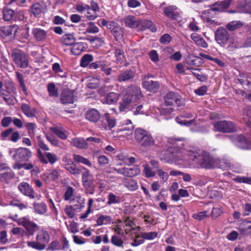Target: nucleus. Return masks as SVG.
<instances>
[{
    "label": "nucleus",
    "mask_w": 251,
    "mask_h": 251,
    "mask_svg": "<svg viewBox=\"0 0 251 251\" xmlns=\"http://www.w3.org/2000/svg\"><path fill=\"white\" fill-rule=\"evenodd\" d=\"M142 97L143 95L140 87L135 85L129 87L124 96L122 101L120 103V111L125 112L127 110H132L137 105L136 101Z\"/></svg>",
    "instance_id": "obj_1"
},
{
    "label": "nucleus",
    "mask_w": 251,
    "mask_h": 251,
    "mask_svg": "<svg viewBox=\"0 0 251 251\" xmlns=\"http://www.w3.org/2000/svg\"><path fill=\"white\" fill-rule=\"evenodd\" d=\"M134 133L136 141L140 144L142 147L150 148L155 145V141L149 132L142 128H137Z\"/></svg>",
    "instance_id": "obj_2"
},
{
    "label": "nucleus",
    "mask_w": 251,
    "mask_h": 251,
    "mask_svg": "<svg viewBox=\"0 0 251 251\" xmlns=\"http://www.w3.org/2000/svg\"><path fill=\"white\" fill-rule=\"evenodd\" d=\"M17 214L10 213L9 218L16 221L19 225L23 226L26 229L28 235H33L35 230L38 228V226L34 223L30 221L26 217L18 218Z\"/></svg>",
    "instance_id": "obj_3"
},
{
    "label": "nucleus",
    "mask_w": 251,
    "mask_h": 251,
    "mask_svg": "<svg viewBox=\"0 0 251 251\" xmlns=\"http://www.w3.org/2000/svg\"><path fill=\"white\" fill-rule=\"evenodd\" d=\"M11 56L13 62L18 67L25 69L28 66L29 59L24 51L19 49L14 50Z\"/></svg>",
    "instance_id": "obj_4"
},
{
    "label": "nucleus",
    "mask_w": 251,
    "mask_h": 251,
    "mask_svg": "<svg viewBox=\"0 0 251 251\" xmlns=\"http://www.w3.org/2000/svg\"><path fill=\"white\" fill-rule=\"evenodd\" d=\"M84 171L82 173V183L83 187L87 194L93 195L95 192V184L94 183V178L90 174L89 171L86 168L83 167Z\"/></svg>",
    "instance_id": "obj_5"
},
{
    "label": "nucleus",
    "mask_w": 251,
    "mask_h": 251,
    "mask_svg": "<svg viewBox=\"0 0 251 251\" xmlns=\"http://www.w3.org/2000/svg\"><path fill=\"white\" fill-rule=\"evenodd\" d=\"M184 156L180 151H176L175 148H169L162 154L161 159L168 163L176 162L185 159Z\"/></svg>",
    "instance_id": "obj_6"
},
{
    "label": "nucleus",
    "mask_w": 251,
    "mask_h": 251,
    "mask_svg": "<svg viewBox=\"0 0 251 251\" xmlns=\"http://www.w3.org/2000/svg\"><path fill=\"white\" fill-rule=\"evenodd\" d=\"M215 130L222 132H233L236 131V126L234 123L227 121H221L213 125Z\"/></svg>",
    "instance_id": "obj_7"
},
{
    "label": "nucleus",
    "mask_w": 251,
    "mask_h": 251,
    "mask_svg": "<svg viewBox=\"0 0 251 251\" xmlns=\"http://www.w3.org/2000/svg\"><path fill=\"white\" fill-rule=\"evenodd\" d=\"M32 156V152L26 148H19L16 149V152L12 155V158L16 161H27Z\"/></svg>",
    "instance_id": "obj_8"
},
{
    "label": "nucleus",
    "mask_w": 251,
    "mask_h": 251,
    "mask_svg": "<svg viewBox=\"0 0 251 251\" xmlns=\"http://www.w3.org/2000/svg\"><path fill=\"white\" fill-rule=\"evenodd\" d=\"M164 100V106H173L174 104H176L178 107H179L183 104L179 95L173 92L168 93L166 95Z\"/></svg>",
    "instance_id": "obj_9"
},
{
    "label": "nucleus",
    "mask_w": 251,
    "mask_h": 251,
    "mask_svg": "<svg viewBox=\"0 0 251 251\" xmlns=\"http://www.w3.org/2000/svg\"><path fill=\"white\" fill-rule=\"evenodd\" d=\"M229 35L226 29L223 27H219L215 33V38L221 46L226 45L229 40Z\"/></svg>",
    "instance_id": "obj_10"
},
{
    "label": "nucleus",
    "mask_w": 251,
    "mask_h": 251,
    "mask_svg": "<svg viewBox=\"0 0 251 251\" xmlns=\"http://www.w3.org/2000/svg\"><path fill=\"white\" fill-rule=\"evenodd\" d=\"M151 77H153V75L149 74L145 75L143 78L142 85L146 90L155 92L159 89V84L156 81L150 80Z\"/></svg>",
    "instance_id": "obj_11"
},
{
    "label": "nucleus",
    "mask_w": 251,
    "mask_h": 251,
    "mask_svg": "<svg viewBox=\"0 0 251 251\" xmlns=\"http://www.w3.org/2000/svg\"><path fill=\"white\" fill-rule=\"evenodd\" d=\"M18 189L24 195L29 197L30 199L35 198L36 193L32 187L26 182H22L19 184Z\"/></svg>",
    "instance_id": "obj_12"
},
{
    "label": "nucleus",
    "mask_w": 251,
    "mask_h": 251,
    "mask_svg": "<svg viewBox=\"0 0 251 251\" xmlns=\"http://www.w3.org/2000/svg\"><path fill=\"white\" fill-rule=\"evenodd\" d=\"M217 4V3H215L213 5L210 6L209 9L204 10L203 12L201 18L205 22L210 24H213L215 22V20L212 19L214 18L216 14L215 12L220 11L219 8L213 7V6Z\"/></svg>",
    "instance_id": "obj_13"
},
{
    "label": "nucleus",
    "mask_w": 251,
    "mask_h": 251,
    "mask_svg": "<svg viewBox=\"0 0 251 251\" xmlns=\"http://www.w3.org/2000/svg\"><path fill=\"white\" fill-rule=\"evenodd\" d=\"M74 91L65 89L61 93L60 101L64 105L73 103L74 102Z\"/></svg>",
    "instance_id": "obj_14"
},
{
    "label": "nucleus",
    "mask_w": 251,
    "mask_h": 251,
    "mask_svg": "<svg viewBox=\"0 0 251 251\" xmlns=\"http://www.w3.org/2000/svg\"><path fill=\"white\" fill-rule=\"evenodd\" d=\"M87 120L92 123H96L99 121L101 117L100 112L95 108L88 109L85 114Z\"/></svg>",
    "instance_id": "obj_15"
},
{
    "label": "nucleus",
    "mask_w": 251,
    "mask_h": 251,
    "mask_svg": "<svg viewBox=\"0 0 251 251\" xmlns=\"http://www.w3.org/2000/svg\"><path fill=\"white\" fill-rule=\"evenodd\" d=\"M176 7L174 5H170L164 9V13L166 16L175 20H178L180 18L179 13L176 10Z\"/></svg>",
    "instance_id": "obj_16"
},
{
    "label": "nucleus",
    "mask_w": 251,
    "mask_h": 251,
    "mask_svg": "<svg viewBox=\"0 0 251 251\" xmlns=\"http://www.w3.org/2000/svg\"><path fill=\"white\" fill-rule=\"evenodd\" d=\"M109 30L114 35L116 41L122 40L124 34L122 28L118 25L114 23L113 25H109Z\"/></svg>",
    "instance_id": "obj_17"
},
{
    "label": "nucleus",
    "mask_w": 251,
    "mask_h": 251,
    "mask_svg": "<svg viewBox=\"0 0 251 251\" xmlns=\"http://www.w3.org/2000/svg\"><path fill=\"white\" fill-rule=\"evenodd\" d=\"M135 76V72L132 70L127 69L122 72L118 76L119 82L126 81L132 79Z\"/></svg>",
    "instance_id": "obj_18"
},
{
    "label": "nucleus",
    "mask_w": 251,
    "mask_h": 251,
    "mask_svg": "<svg viewBox=\"0 0 251 251\" xmlns=\"http://www.w3.org/2000/svg\"><path fill=\"white\" fill-rule=\"evenodd\" d=\"M103 118H105L107 125L101 123V127L104 129H111L114 127L116 124V120L115 118L110 116L108 113H105L103 115Z\"/></svg>",
    "instance_id": "obj_19"
},
{
    "label": "nucleus",
    "mask_w": 251,
    "mask_h": 251,
    "mask_svg": "<svg viewBox=\"0 0 251 251\" xmlns=\"http://www.w3.org/2000/svg\"><path fill=\"white\" fill-rule=\"evenodd\" d=\"M72 46L71 51L72 53L75 55L80 54L87 48L86 44L83 42H75Z\"/></svg>",
    "instance_id": "obj_20"
},
{
    "label": "nucleus",
    "mask_w": 251,
    "mask_h": 251,
    "mask_svg": "<svg viewBox=\"0 0 251 251\" xmlns=\"http://www.w3.org/2000/svg\"><path fill=\"white\" fill-rule=\"evenodd\" d=\"M200 164L201 167L210 169L214 166V161L212 157L208 155L201 157L200 160Z\"/></svg>",
    "instance_id": "obj_21"
},
{
    "label": "nucleus",
    "mask_w": 251,
    "mask_h": 251,
    "mask_svg": "<svg viewBox=\"0 0 251 251\" xmlns=\"http://www.w3.org/2000/svg\"><path fill=\"white\" fill-rule=\"evenodd\" d=\"M33 207L34 212L40 215H45L48 211V207L44 202H34Z\"/></svg>",
    "instance_id": "obj_22"
},
{
    "label": "nucleus",
    "mask_w": 251,
    "mask_h": 251,
    "mask_svg": "<svg viewBox=\"0 0 251 251\" xmlns=\"http://www.w3.org/2000/svg\"><path fill=\"white\" fill-rule=\"evenodd\" d=\"M60 41L65 46H72L76 42V38L74 34H66L62 36Z\"/></svg>",
    "instance_id": "obj_23"
},
{
    "label": "nucleus",
    "mask_w": 251,
    "mask_h": 251,
    "mask_svg": "<svg viewBox=\"0 0 251 251\" xmlns=\"http://www.w3.org/2000/svg\"><path fill=\"white\" fill-rule=\"evenodd\" d=\"M138 25L137 27V29L141 30H143L147 28H151V30L152 32H155L156 31V29L154 27H152V23L150 20H140L138 21Z\"/></svg>",
    "instance_id": "obj_24"
},
{
    "label": "nucleus",
    "mask_w": 251,
    "mask_h": 251,
    "mask_svg": "<svg viewBox=\"0 0 251 251\" xmlns=\"http://www.w3.org/2000/svg\"><path fill=\"white\" fill-rule=\"evenodd\" d=\"M3 18L5 21H14L16 20V15L14 10L5 8L3 10Z\"/></svg>",
    "instance_id": "obj_25"
},
{
    "label": "nucleus",
    "mask_w": 251,
    "mask_h": 251,
    "mask_svg": "<svg viewBox=\"0 0 251 251\" xmlns=\"http://www.w3.org/2000/svg\"><path fill=\"white\" fill-rule=\"evenodd\" d=\"M32 32L38 41H43L46 38L47 33L42 29L35 28L33 29Z\"/></svg>",
    "instance_id": "obj_26"
},
{
    "label": "nucleus",
    "mask_w": 251,
    "mask_h": 251,
    "mask_svg": "<svg viewBox=\"0 0 251 251\" xmlns=\"http://www.w3.org/2000/svg\"><path fill=\"white\" fill-rule=\"evenodd\" d=\"M21 108L23 113L27 117L32 118L35 116V109L31 107L28 104L22 103Z\"/></svg>",
    "instance_id": "obj_27"
},
{
    "label": "nucleus",
    "mask_w": 251,
    "mask_h": 251,
    "mask_svg": "<svg viewBox=\"0 0 251 251\" xmlns=\"http://www.w3.org/2000/svg\"><path fill=\"white\" fill-rule=\"evenodd\" d=\"M71 144L78 149H86L88 146V143L84 139L81 138H73Z\"/></svg>",
    "instance_id": "obj_28"
},
{
    "label": "nucleus",
    "mask_w": 251,
    "mask_h": 251,
    "mask_svg": "<svg viewBox=\"0 0 251 251\" xmlns=\"http://www.w3.org/2000/svg\"><path fill=\"white\" fill-rule=\"evenodd\" d=\"M44 7L42 4L36 2L33 4L30 8V12L34 15L35 17L39 16L43 12Z\"/></svg>",
    "instance_id": "obj_29"
},
{
    "label": "nucleus",
    "mask_w": 251,
    "mask_h": 251,
    "mask_svg": "<svg viewBox=\"0 0 251 251\" xmlns=\"http://www.w3.org/2000/svg\"><path fill=\"white\" fill-rule=\"evenodd\" d=\"M241 233L244 235H249L251 234V222L247 221L241 223L239 226Z\"/></svg>",
    "instance_id": "obj_30"
},
{
    "label": "nucleus",
    "mask_w": 251,
    "mask_h": 251,
    "mask_svg": "<svg viewBox=\"0 0 251 251\" xmlns=\"http://www.w3.org/2000/svg\"><path fill=\"white\" fill-rule=\"evenodd\" d=\"M141 170L138 166H133L131 168H126V176L134 177L140 174Z\"/></svg>",
    "instance_id": "obj_31"
},
{
    "label": "nucleus",
    "mask_w": 251,
    "mask_h": 251,
    "mask_svg": "<svg viewBox=\"0 0 251 251\" xmlns=\"http://www.w3.org/2000/svg\"><path fill=\"white\" fill-rule=\"evenodd\" d=\"M191 38L198 46L202 48H206L207 47V43L197 33H194L192 34Z\"/></svg>",
    "instance_id": "obj_32"
},
{
    "label": "nucleus",
    "mask_w": 251,
    "mask_h": 251,
    "mask_svg": "<svg viewBox=\"0 0 251 251\" xmlns=\"http://www.w3.org/2000/svg\"><path fill=\"white\" fill-rule=\"evenodd\" d=\"M124 21L126 25L130 28H137L138 21H136L133 16H127L125 18Z\"/></svg>",
    "instance_id": "obj_33"
},
{
    "label": "nucleus",
    "mask_w": 251,
    "mask_h": 251,
    "mask_svg": "<svg viewBox=\"0 0 251 251\" xmlns=\"http://www.w3.org/2000/svg\"><path fill=\"white\" fill-rule=\"evenodd\" d=\"M119 95L114 92H110L107 94L106 97V103L108 104H112L116 103L119 100Z\"/></svg>",
    "instance_id": "obj_34"
},
{
    "label": "nucleus",
    "mask_w": 251,
    "mask_h": 251,
    "mask_svg": "<svg viewBox=\"0 0 251 251\" xmlns=\"http://www.w3.org/2000/svg\"><path fill=\"white\" fill-rule=\"evenodd\" d=\"M124 185L130 191H135L138 188L137 182L132 179H126L124 181Z\"/></svg>",
    "instance_id": "obj_35"
},
{
    "label": "nucleus",
    "mask_w": 251,
    "mask_h": 251,
    "mask_svg": "<svg viewBox=\"0 0 251 251\" xmlns=\"http://www.w3.org/2000/svg\"><path fill=\"white\" fill-rule=\"evenodd\" d=\"M238 81L244 86H249L251 84V78L246 74H241L238 78Z\"/></svg>",
    "instance_id": "obj_36"
},
{
    "label": "nucleus",
    "mask_w": 251,
    "mask_h": 251,
    "mask_svg": "<svg viewBox=\"0 0 251 251\" xmlns=\"http://www.w3.org/2000/svg\"><path fill=\"white\" fill-rule=\"evenodd\" d=\"M243 24L240 21H234L228 23L226 25V28L230 31H234L238 28L243 26Z\"/></svg>",
    "instance_id": "obj_37"
},
{
    "label": "nucleus",
    "mask_w": 251,
    "mask_h": 251,
    "mask_svg": "<svg viewBox=\"0 0 251 251\" xmlns=\"http://www.w3.org/2000/svg\"><path fill=\"white\" fill-rule=\"evenodd\" d=\"M187 69L190 70L192 73L193 75L200 81H204L206 79V77L202 75V74H200L198 72H200L201 69L199 68H187Z\"/></svg>",
    "instance_id": "obj_38"
},
{
    "label": "nucleus",
    "mask_w": 251,
    "mask_h": 251,
    "mask_svg": "<svg viewBox=\"0 0 251 251\" xmlns=\"http://www.w3.org/2000/svg\"><path fill=\"white\" fill-rule=\"evenodd\" d=\"M73 159L75 160V161L77 163H82L89 167H91L92 166L91 162L87 158H85L80 155H73Z\"/></svg>",
    "instance_id": "obj_39"
},
{
    "label": "nucleus",
    "mask_w": 251,
    "mask_h": 251,
    "mask_svg": "<svg viewBox=\"0 0 251 251\" xmlns=\"http://www.w3.org/2000/svg\"><path fill=\"white\" fill-rule=\"evenodd\" d=\"M71 202L76 207V208H81L84 206L85 199L80 196H77L72 200Z\"/></svg>",
    "instance_id": "obj_40"
},
{
    "label": "nucleus",
    "mask_w": 251,
    "mask_h": 251,
    "mask_svg": "<svg viewBox=\"0 0 251 251\" xmlns=\"http://www.w3.org/2000/svg\"><path fill=\"white\" fill-rule=\"evenodd\" d=\"M37 241L44 243H48L50 241V235L46 231H41L36 237Z\"/></svg>",
    "instance_id": "obj_41"
},
{
    "label": "nucleus",
    "mask_w": 251,
    "mask_h": 251,
    "mask_svg": "<svg viewBox=\"0 0 251 251\" xmlns=\"http://www.w3.org/2000/svg\"><path fill=\"white\" fill-rule=\"evenodd\" d=\"M27 245L28 247L38 251H42L46 248V245L45 244L36 241H28L27 242Z\"/></svg>",
    "instance_id": "obj_42"
},
{
    "label": "nucleus",
    "mask_w": 251,
    "mask_h": 251,
    "mask_svg": "<svg viewBox=\"0 0 251 251\" xmlns=\"http://www.w3.org/2000/svg\"><path fill=\"white\" fill-rule=\"evenodd\" d=\"M236 141H238L240 144L239 146L240 148L244 149H249L248 144L247 143V141L246 139L245 138L244 136L240 134L237 135L235 137Z\"/></svg>",
    "instance_id": "obj_43"
},
{
    "label": "nucleus",
    "mask_w": 251,
    "mask_h": 251,
    "mask_svg": "<svg viewBox=\"0 0 251 251\" xmlns=\"http://www.w3.org/2000/svg\"><path fill=\"white\" fill-rule=\"evenodd\" d=\"M48 91L49 96L51 97H57L58 96V88L54 83H50L48 86Z\"/></svg>",
    "instance_id": "obj_44"
},
{
    "label": "nucleus",
    "mask_w": 251,
    "mask_h": 251,
    "mask_svg": "<svg viewBox=\"0 0 251 251\" xmlns=\"http://www.w3.org/2000/svg\"><path fill=\"white\" fill-rule=\"evenodd\" d=\"M93 60V56L91 54H86L83 56L80 60V66L82 67H87L90 62Z\"/></svg>",
    "instance_id": "obj_45"
},
{
    "label": "nucleus",
    "mask_w": 251,
    "mask_h": 251,
    "mask_svg": "<svg viewBox=\"0 0 251 251\" xmlns=\"http://www.w3.org/2000/svg\"><path fill=\"white\" fill-rule=\"evenodd\" d=\"M65 169L71 174L74 175H79L81 173V170L76 166L75 165H66Z\"/></svg>",
    "instance_id": "obj_46"
},
{
    "label": "nucleus",
    "mask_w": 251,
    "mask_h": 251,
    "mask_svg": "<svg viewBox=\"0 0 251 251\" xmlns=\"http://www.w3.org/2000/svg\"><path fill=\"white\" fill-rule=\"evenodd\" d=\"M108 201L107 204L111 205L112 204L118 203L120 202V198L112 193H110L107 196Z\"/></svg>",
    "instance_id": "obj_47"
},
{
    "label": "nucleus",
    "mask_w": 251,
    "mask_h": 251,
    "mask_svg": "<svg viewBox=\"0 0 251 251\" xmlns=\"http://www.w3.org/2000/svg\"><path fill=\"white\" fill-rule=\"evenodd\" d=\"M111 218L108 215H102L99 217L97 220V224L98 226H102L104 224L110 223L111 222Z\"/></svg>",
    "instance_id": "obj_48"
},
{
    "label": "nucleus",
    "mask_w": 251,
    "mask_h": 251,
    "mask_svg": "<svg viewBox=\"0 0 251 251\" xmlns=\"http://www.w3.org/2000/svg\"><path fill=\"white\" fill-rule=\"evenodd\" d=\"M99 31V28L95 25L94 22H89L85 33L96 34Z\"/></svg>",
    "instance_id": "obj_49"
},
{
    "label": "nucleus",
    "mask_w": 251,
    "mask_h": 251,
    "mask_svg": "<svg viewBox=\"0 0 251 251\" xmlns=\"http://www.w3.org/2000/svg\"><path fill=\"white\" fill-rule=\"evenodd\" d=\"M12 28L9 26H4L0 27V35L5 37L12 34Z\"/></svg>",
    "instance_id": "obj_50"
},
{
    "label": "nucleus",
    "mask_w": 251,
    "mask_h": 251,
    "mask_svg": "<svg viewBox=\"0 0 251 251\" xmlns=\"http://www.w3.org/2000/svg\"><path fill=\"white\" fill-rule=\"evenodd\" d=\"M158 233L155 231H151L149 232H143L141 234V237L144 239L152 240L157 236Z\"/></svg>",
    "instance_id": "obj_51"
},
{
    "label": "nucleus",
    "mask_w": 251,
    "mask_h": 251,
    "mask_svg": "<svg viewBox=\"0 0 251 251\" xmlns=\"http://www.w3.org/2000/svg\"><path fill=\"white\" fill-rule=\"evenodd\" d=\"M52 132L63 140L66 139L67 135L61 129L57 127H53L50 128Z\"/></svg>",
    "instance_id": "obj_52"
},
{
    "label": "nucleus",
    "mask_w": 251,
    "mask_h": 251,
    "mask_svg": "<svg viewBox=\"0 0 251 251\" xmlns=\"http://www.w3.org/2000/svg\"><path fill=\"white\" fill-rule=\"evenodd\" d=\"M45 156L47 159L48 163L50 162L51 164H53L58 160L56 155L53 153L45 152Z\"/></svg>",
    "instance_id": "obj_53"
},
{
    "label": "nucleus",
    "mask_w": 251,
    "mask_h": 251,
    "mask_svg": "<svg viewBox=\"0 0 251 251\" xmlns=\"http://www.w3.org/2000/svg\"><path fill=\"white\" fill-rule=\"evenodd\" d=\"M25 126L28 130V133L30 137H33L35 135V131L36 128L35 124L32 123H27L25 124Z\"/></svg>",
    "instance_id": "obj_54"
},
{
    "label": "nucleus",
    "mask_w": 251,
    "mask_h": 251,
    "mask_svg": "<svg viewBox=\"0 0 251 251\" xmlns=\"http://www.w3.org/2000/svg\"><path fill=\"white\" fill-rule=\"evenodd\" d=\"M241 47V46L237 38H233L227 47V49L230 51H232L234 49Z\"/></svg>",
    "instance_id": "obj_55"
},
{
    "label": "nucleus",
    "mask_w": 251,
    "mask_h": 251,
    "mask_svg": "<svg viewBox=\"0 0 251 251\" xmlns=\"http://www.w3.org/2000/svg\"><path fill=\"white\" fill-rule=\"evenodd\" d=\"M15 176V174L12 170H10L9 172L4 173L1 174L0 178L6 181L13 178Z\"/></svg>",
    "instance_id": "obj_56"
},
{
    "label": "nucleus",
    "mask_w": 251,
    "mask_h": 251,
    "mask_svg": "<svg viewBox=\"0 0 251 251\" xmlns=\"http://www.w3.org/2000/svg\"><path fill=\"white\" fill-rule=\"evenodd\" d=\"M16 78L20 84V87L22 88L23 90L25 92L26 89L25 84V81L24 79L23 75L19 72L16 73Z\"/></svg>",
    "instance_id": "obj_57"
},
{
    "label": "nucleus",
    "mask_w": 251,
    "mask_h": 251,
    "mask_svg": "<svg viewBox=\"0 0 251 251\" xmlns=\"http://www.w3.org/2000/svg\"><path fill=\"white\" fill-rule=\"evenodd\" d=\"M144 173L147 177H153L155 175V172L151 170L148 164L144 165Z\"/></svg>",
    "instance_id": "obj_58"
},
{
    "label": "nucleus",
    "mask_w": 251,
    "mask_h": 251,
    "mask_svg": "<svg viewBox=\"0 0 251 251\" xmlns=\"http://www.w3.org/2000/svg\"><path fill=\"white\" fill-rule=\"evenodd\" d=\"M111 243L117 247H122L124 242L121 238L116 235H113L111 238Z\"/></svg>",
    "instance_id": "obj_59"
},
{
    "label": "nucleus",
    "mask_w": 251,
    "mask_h": 251,
    "mask_svg": "<svg viewBox=\"0 0 251 251\" xmlns=\"http://www.w3.org/2000/svg\"><path fill=\"white\" fill-rule=\"evenodd\" d=\"M223 213V210L220 207H213L211 213L212 219H216Z\"/></svg>",
    "instance_id": "obj_60"
},
{
    "label": "nucleus",
    "mask_w": 251,
    "mask_h": 251,
    "mask_svg": "<svg viewBox=\"0 0 251 251\" xmlns=\"http://www.w3.org/2000/svg\"><path fill=\"white\" fill-rule=\"evenodd\" d=\"M87 12L85 14V16L89 20H94L98 17V15L96 13L91 10L90 6H89V9H87Z\"/></svg>",
    "instance_id": "obj_61"
},
{
    "label": "nucleus",
    "mask_w": 251,
    "mask_h": 251,
    "mask_svg": "<svg viewBox=\"0 0 251 251\" xmlns=\"http://www.w3.org/2000/svg\"><path fill=\"white\" fill-rule=\"evenodd\" d=\"M172 37L169 34H164L160 38L159 41L161 43L167 45L172 41Z\"/></svg>",
    "instance_id": "obj_62"
},
{
    "label": "nucleus",
    "mask_w": 251,
    "mask_h": 251,
    "mask_svg": "<svg viewBox=\"0 0 251 251\" xmlns=\"http://www.w3.org/2000/svg\"><path fill=\"white\" fill-rule=\"evenodd\" d=\"M234 180L239 183L251 184V177L246 176H238L234 178Z\"/></svg>",
    "instance_id": "obj_63"
},
{
    "label": "nucleus",
    "mask_w": 251,
    "mask_h": 251,
    "mask_svg": "<svg viewBox=\"0 0 251 251\" xmlns=\"http://www.w3.org/2000/svg\"><path fill=\"white\" fill-rule=\"evenodd\" d=\"M157 172L162 181L165 182L167 181L169 178V175L167 173L163 171L161 169H158Z\"/></svg>",
    "instance_id": "obj_64"
}]
</instances>
